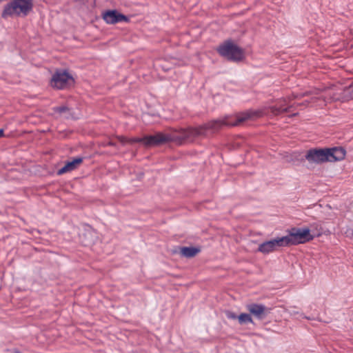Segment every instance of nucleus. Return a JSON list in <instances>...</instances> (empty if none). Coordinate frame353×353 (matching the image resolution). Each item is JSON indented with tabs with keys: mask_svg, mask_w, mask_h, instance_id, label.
I'll return each instance as SVG.
<instances>
[{
	"mask_svg": "<svg viewBox=\"0 0 353 353\" xmlns=\"http://www.w3.org/2000/svg\"><path fill=\"white\" fill-rule=\"evenodd\" d=\"M238 321L241 325L251 323L254 324V321L250 315V314L247 313H241L238 316Z\"/></svg>",
	"mask_w": 353,
	"mask_h": 353,
	"instance_id": "13",
	"label": "nucleus"
},
{
	"mask_svg": "<svg viewBox=\"0 0 353 353\" xmlns=\"http://www.w3.org/2000/svg\"><path fill=\"white\" fill-rule=\"evenodd\" d=\"M285 247L281 237H276L270 241L263 242L259 245L258 251L267 254L277 250L280 248Z\"/></svg>",
	"mask_w": 353,
	"mask_h": 353,
	"instance_id": "6",
	"label": "nucleus"
},
{
	"mask_svg": "<svg viewBox=\"0 0 353 353\" xmlns=\"http://www.w3.org/2000/svg\"><path fill=\"white\" fill-rule=\"evenodd\" d=\"M328 161L333 162L341 161L345 157L346 152L343 148H332L327 149Z\"/></svg>",
	"mask_w": 353,
	"mask_h": 353,
	"instance_id": "10",
	"label": "nucleus"
},
{
	"mask_svg": "<svg viewBox=\"0 0 353 353\" xmlns=\"http://www.w3.org/2000/svg\"><path fill=\"white\" fill-rule=\"evenodd\" d=\"M218 52L231 61H240L243 58V50L232 41H226L217 48Z\"/></svg>",
	"mask_w": 353,
	"mask_h": 353,
	"instance_id": "4",
	"label": "nucleus"
},
{
	"mask_svg": "<svg viewBox=\"0 0 353 353\" xmlns=\"http://www.w3.org/2000/svg\"><path fill=\"white\" fill-rule=\"evenodd\" d=\"M226 317L229 319H238V316L233 312L231 311H226L225 312Z\"/></svg>",
	"mask_w": 353,
	"mask_h": 353,
	"instance_id": "15",
	"label": "nucleus"
},
{
	"mask_svg": "<svg viewBox=\"0 0 353 353\" xmlns=\"http://www.w3.org/2000/svg\"><path fill=\"white\" fill-rule=\"evenodd\" d=\"M200 252V249L195 247H182L180 249L181 254L186 258H191L196 255Z\"/></svg>",
	"mask_w": 353,
	"mask_h": 353,
	"instance_id": "12",
	"label": "nucleus"
},
{
	"mask_svg": "<svg viewBox=\"0 0 353 353\" xmlns=\"http://www.w3.org/2000/svg\"><path fill=\"white\" fill-rule=\"evenodd\" d=\"M32 9L33 0H11L4 6L1 17H25Z\"/></svg>",
	"mask_w": 353,
	"mask_h": 353,
	"instance_id": "2",
	"label": "nucleus"
},
{
	"mask_svg": "<svg viewBox=\"0 0 353 353\" xmlns=\"http://www.w3.org/2000/svg\"><path fill=\"white\" fill-rule=\"evenodd\" d=\"M305 159L310 163H321L328 161L327 149L310 150L307 151Z\"/></svg>",
	"mask_w": 353,
	"mask_h": 353,
	"instance_id": "7",
	"label": "nucleus"
},
{
	"mask_svg": "<svg viewBox=\"0 0 353 353\" xmlns=\"http://www.w3.org/2000/svg\"><path fill=\"white\" fill-rule=\"evenodd\" d=\"M247 310L250 315H253L259 320H262L268 315V309L263 304L252 303L247 305Z\"/></svg>",
	"mask_w": 353,
	"mask_h": 353,
	"instance_id": "9",
	"label": "nucleus"
},
{
	"mask_svg": "<svg viewBox=\"0 0 353 353\" xmlns=\"http://www.w3.org/2000/svg\"><path fill=\"white\" fill-rule=\"evenodd\" d=\"M288 111V108H283V107H279V108H275L273 112L275 114H280L282 112H285Z\"/></svg>",
	"mask_w": 353,
	"mask_h": 353,
	"instance_id": "16",
	"label": "nucleus"
},
{
	"mask_svg": "<svg viewBox=\"0 0 353 353\" xmlns=\"http://www.w3.org/2000/svg\"><path fill=\"white\" fill-rule=\"evenodd\" d=\"M345 234L348 237L353 238V228H350L347 230V231L345 232Z\"/></svg>",
	"mask_w": 353,
	"mask_h": 353,
	"instance_id": "17",
	"label": "nucleus"
},
{
	"mask_svg": "<svg viewBox=\"0 0 353 353\" xmlns=\"http://www.w3.org/2000/svg\"><path fill=\"white\" fill-rule=\"evenodd\" d=\"M82 161L83 158L81 157H77L73 159L72 161H68L62 168L58 170V174L61 175L75 170L82 163Z\"/></svg>",
	"mask_w": 353,
	"mask_h": 353,
	"instance_id": "11",
	"label": "nucleus"
},
{
	"mask_svg": "<svg viewBox=\"0 0 353 353\" xmlns=\"http://www.w3.org/2000/svg\"><path fill=\"white\" fill-rule=\"evenodd\" d=\"M53 110H54V111L55 112L61 114V113L65 112V111H67L68 110V108L67 106L62 105V106L54 107L53 108Z\"/></svg>",
	"mask_w": 353,
	"mask_h": 353,
	"instance_id": "14",
	"label": "nucleus"
},
{
	"mask_svg": "<svg viewBox=\"0 0 353 353\" xmlns=\"http://www.w3.org/2000/svg\"><path fill=\"white\" fill-rule=\"evenodd\" d=\"M262 114L261 110H248L239 113L235 117L225 116L196 128H181L175 135L158 132L154 135L144 137L143 144L146 146H154L174 141L179 143L184 141H192L196 137L205 136L208 130L216 131L223 126H235L246 120L260 117Z\"/></svg>",
	"mask_w": 353,
	"mask_h": 353,
	"instance_id": "1",
	"label": "nucleus"
},
{
	"mask_svg": "<svg viewBox=\"0 0 353 353\" xmlns=\"http://www.w3.org/2000/svg\"><path fill=\"white\" fill-rule=\"evenodd\" d=\"M3 136V130L0 129V137H2Z\"/></svg>",
	"mask_w": 353,
	"mask_h": 353,
	"instance_id": "19",
	"label": "nucleus"
},
{
	"mask_svg": "<svg viewBox=\"0 0 353 353\" xmlns=\"http://www.w3.org/2000/svg\"><path fill=\"white\" fill-rule=\"evenodd\" d=\"M130 142H140L143 143V138H135L132 140H130Z\"/></svg>",
	"mask_w": 353,
	"mask_h": 353,
	"instance_id": "18",
	"label": "nucleus"
},
{
	"mask_svg": "<svg viewBox=\"0 0 353 353\" xmlns=\"http://www.w3.org/2000/svg\"><path fill=\"white\" fill-rule=\"evenodd\" d=\"M73 77L65 70H57L51 79V85L59 90L65 89L74 83Z\"/></svg>",
	"mask_w": 353,
	"mask_h": 353,
	"instance_id": "5",
	"label": "nucleus"
},
{
	"mask_svg": "<svg viewBox=\"0 0 353 353\" xmlns=\"http://www.w3.org/2000/svg\"><path fill=\"white\" fill-rule=\"evenodd\" d=\"M285 246L299 245L312 241L314 236L308 228H292L288 230V235L282 236Z\"/></svg>",
	"mask_w": 353,
	"mask_h": 353,
	"instance_id": "3",
	"label": "nucleus"
},
{
	"mask_svg": "<svg viewBox=\"0 0 353 353\" xmlns=\"http://www.w3.org/2000/svg\"><path fill=\"white\" fill-rule=\"evenodd\" d=\"M103 19L108 24H115L119 22H128L129 21L127 16L115 10H110L105 12L103 14Z\"/></svg>",
	"mask_w": 353,
	"mask_h": 353,
	"instance_id": "8",
	"label": "nucleus"
}]
</instances>
